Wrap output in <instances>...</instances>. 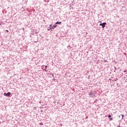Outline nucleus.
<instances>
[{
    "label": "nucleus",
    "mask_w": 127,
    "mask_h": 127,
    "mask_svg": "<svg viewBox=\"0 0 127 127\" xmlns=\"http://www.w3.org/2000/svg\"><path fill=\"white\" fill-rule=\"evenodd\" d=\"M115 69H117V67H115Z\"/></svg>",
    "instance_id": "6ab92c4d"
},
{
    "label": "nucleus",
    "mask_w": 127,
    "mask_h": 127,
    "mask_svg": "<svg viewBox=\"0 0 127 127\" xmlns=\"http://www.w3.org/2000/svg\"><path fill=\"white\" fill-rule=\"evenodd\" d=\"M109 120H110L111 121H113V118H109Z\"/></svg>",
    "instance_id": "f8f14e48"
},
{
    "label": "nucleus",
    "mask_w": 127,
    "mask_h": 127,
    "mask_svg": "<svg viewBox=\"0 0 127 127\" xmlns=\"http://www.w3.org/2000/svg\"><path fill=\"white\" fill-rule=\"evenodd\" d=\"M45 2H49V0H44Z\"/></svg>",
    "instance_id": "0eeeda50"
},
{
    "label": "nucleus",
    "mask_w": 127,
    "mask_h": 127,
    "mask_svg": "<svg viewBox=\"0 0 127 127\" xmlns=\"http://www.w3.org/2000/svg\"><path fill=\"white\" fill-rule=\"evenodd\" d=\"M89 95L90 98H94V97H95V93H94V92H93L92 91H91L89 93Z\"/></svg>",
    "instance_id": "f257e3e1"
},
{
    "label": "nucleus",
    "mask_w": 127,
    "mask_h": 127,
    "mask_svg": "<svg viewBox=\"0 0 127 127\" xmlns=\"http://www.w3.org/2000/svg\"><path fill=\"white\" fill-rule=\"evenodd\" d=\"M41 68L44 71L47 72V70H46L47 69V65L45 66L44 65H43L41 66Z\"/></svg>",
    "instance_id": "f03ea898"
},
{
    "label": "nucleus",
    "mask_w": 127,
    "mask_h": 127,
    "mask_svg": "<svg viewBox=\"0 0 127 127\" xmlns=\"http://www.w3.org/2000/svg\"><path fill=\"white\" fill-rule=\"evenodd\" d=\"M5 31L6 32H8V30H6Z\"/></svg>",
    "instance_id": "4468645a"
},
{
    "label": "nucleus",
    "mask_w": 127,
    "mask_h": 127,
    "mask_svg": "<svg viewBox=\"0 0 127 127\" xmlns=\"http://www.w3.org/2000/svg\"><path fill=\"white\" fill-rule=\"evenodd\" d=\"M107 24V23L106 22H104L102 23H100L99 24L100 26H102V28L103 29H104L105 28V27H106V25Z\"/></svg>",
    "instance_id": "7ed1b4c3"
},
{
    "label": "nucleus",
    "mask_w": 127,
    "mask_h": 127,
    "mask_svg": "<svg viewBox=\"0 0 127 127\" xmlns=\"http://www.w3.org/2000/svg\"><path fill=\"white\" fill-rule=\"evenodd\" d=\"M49 27L51 28V27H52V25H50Z\"/></svg>",
    "instance_id": "ddd939ff"
},
{
    "label": "nucleus",
    "mask_w": 127,
    "mask_h": 127,
    "mask_svg": "<svg viewBox=\"0 0 127 127\" xmlns=\"http://www.w3.org/2000/svg\"><path fill=\"white\" fill-rule=\"evenodd\" d=\"M61 23H62V22L57 21V22L56 23V24H61Z\"/></svg>",
    "instance_id": "39448f33"
},
{
    "label": "nucleus",
    "mask_w": 127,
    "mask_h": 127,
    "mask_svg": "<svg viewBox=\"0 0 127 127\" xmlns=\"http://www.w3.org/2000/svg\"><path fill=\"white\" fill-rule=\"evenodd\" d=\"M104 62H108L106 60H104Z\"/></svg>",
    "instance_id": "dca6fc26"
},
{
    "label": "nucleus",
    "mask_w": 127,
    "mask_h": 127,
    "mask_svg": "<svg viewBox=\"0 0 127 127\" xmlns=\"http://www.w3.org/2000/svg\"><path fill=\"white\" fill-rule=\"evenodd\" d=\"M108 118H112V116L111 115H109V116H108Z\"/></svg>",
    "instance_id": "1a4fd4ad"
},
{
    "label": "nucleus",
    "mask_w": 127,
    "mask_h": 127,
    "mask_svg": "<svg viewBox=\"0 0 127 127\" xmlns=\"http://www.w3.org/2000/svg\"><path fill=\"white\" fill-rule=\"evenodd\" d=\"M124 73H126L127 72V70H124Z\"/></svg>",
    "instance_id": "2eb2a0df"
},
{
    "label": "nucleus",
    "mask_w": 127,
    "mask_h": 127,
    "mask_svg": "<svg viewBox=\"0 0 127 127\" xmlns=\"http://www.w3.org/2000/svg\"><path fill=\"white\" fill-rule=\"evenodd\" d=\"M117 86H119V83H117Z\"/></svg>",
    "instance_id": "f3484780"
},
{
    "label": "nucleus",
    "mask_w": 127,
    "mask_h": 127,
    "mask_svg": "<svg viewBox=\"0 0 127 127\" xmlns=\"http://www.w3.org/2000/svg\"><path fill=\"white\" fill-rule=\"evenodd\" d=\"M40 126H43V123H40Z\"/></svg>",
    "instance_id": "9d476101"
},
{
    "label": "nucleus",
    "mask_w": 127,
    "mask_h": 127,
    "mask_svg": "<svg viewBox=\"0 0 127 127\" xmlns=\"http://www.w3.org/2000/svg\"><path fill=\"white\" fill-rule=\"evenodd\" d=\"M55 27H56V26H55V25L53 26L52 27V29H54V28H55Z\"/></svg>",
    "instance_id": "6e6552de"
},
{
    "label": "nucleus",
    "mask_w": 127,
    "mask_h": 127,
    "mask_svg": "<svg viewBox=\"0 0 127 127\" xmlns=\"http://www.w3.org/2000/svg\"><path fill=\"white\" fill-rule=\"evenodd\" d=\"M117 80H118V79H115V81H117Z\"/></svg>",
    "instance_id": "a211bd4d"
},
{
    "label": "nucleus",
    "mask_w": 127,
    "mask_h": 127,
    "mask_svg": "<svg viewBox=\"0 0 127 127\" xmlns=\"http://www.w3.org/2000/svg\"><path fill=\"white\" fill-rule=\"evenodd\" d=\"M11 94V93L10 92H8V93H4L3 95L5 96V97H9L10 95Z\"/></svg>",
    "instance_id": "20e7f679"
},
{
    "label": "nucleus",
    "mask_w": 127,
    "mask_h": 127,
    "mask_svg": "<svg viewBox=\"0 0 127 127\" xmlns=\"http://www.w3.org/2000/svg\"><path fill=\"white\" fill-rule=\"evenodd\" d=\"M50 29H51V28L49 27L48 29V30H50Z\"/></svg>",
    "instance_id": "9b49d317"
},
{
    "label": "nucleus",
    "mask_w": 127,
    "mask_h": 127,
    "mask_svg": "<svg viewBox=\"0 0 127 127\" xmlns=\"http://www.w3.org/2000/svg\"><path fill=\"white\" fill-rule=\"evenodd\" d=\"M121 117H122V119L123 120V119H124V116L123 115H120V118H121Z\"/></svg>",
    "instance_id": "423d86ee"
}]
</instances>
